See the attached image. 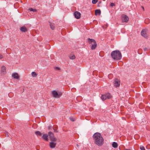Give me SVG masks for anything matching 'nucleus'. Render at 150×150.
Wrapping results in <instances>:
<instances>
[{"label":"nucleus","mask_w":150,"mask_h":150,"mask_svg":"<svg viewBox=\"0 0 150 150\" xmlns=\"http://www.w3.org/2000/svg\"><path fill=\"white\" fill-rule=\"evenodd\" d=\"M148 49V48H146V47H145L144 49V51H146Z\"/></svg>","instance_id":"473e14b6"},{"label":"nucleus","mask_w":150,"mask_h":150,"mask_svg":"<svg viewBox=\"0 0 150 150\" xmlns=\"http://www.w3.org/2000/svg\"><path fill=\"white\" fill-rule=\"evenodd\" d=\"M122 58V54L119 50L113 51V59L116 60H119Z\"/></svg>","instance_id":"f03ea898"},{"label":"nucleus","mask_w":150,"mask_h":150,"mask_svg":"<svg viewBox=\"0 0 150 150\" xmlns=\"http://www.w3.org/2000/svg\"><path fill=\"white\" fill-rule=\"evenodd\" d=\"M55 69H56L57 70H60V68L59 67H56L55 68Z\"/></svg>","instance_id":"c756f323"},{"label":"nucleus","mask_w":150,"mask_h":150,"mask_svg":"<svg viewBox=\"0 0 150 150\" xmlns=\"http://www.w3.org/2000/svg\"><path fill=\"white\" fill-rule=\"evenodd\" d=\"M95 143L99 146H102L104 143V139L100 133H95L93 136Z\"/></svg>","instance_id":"f257e3e1"},{"label":"nucleus","mask_w":150,"mask_h":150,"mask_svg":"<svg viewBox=\"0 0 150 150\" xmlns=\"http://www.w3.org/2000/svg\"><path fill=\"white\" fill-rule=\"evenodd\" d=\"M101 13V11L100 10L97 9L95 11V15H100Z\"/></svg>","instance_id":"a211bd4d"},{"label":"nucleus","mask_w":150,"mask_h":150,"mask_svg":"<svg viewBox=\"0 0 150 150\" xmlns=\"http://www.w3.org/2000/svg\"><path fill=\"white\" fill-rule=\"evenodd\" d=\"M12 76L13 77L14 79H18L19 78V76L18 73H14L12 74Z\"/></svg>","instance_id":"9b49d317"},{"label":"nucleus","mask_w":150,"mask_h":150,"mask_svg":"<svg viewBox=\"0 0 150 150\" xmlns=\"http://www.w3.org/2000/svg\"><path fill=\"white\" fill-rule=\"evenodd\" d=\"M52 93L54 97L57 98L58 94L57 92L55 91H52Z\"/></svg>","instance_id":"ddd939ff"},{"label":"nucleus","mask_w":150,"mask_h":150,"mask_svg":"<svg viewBox=\"0 0 150 150\" xmlns=\"http://www.w3.org/2000/svg\"><path fill=\"white\" fill-rule=\"evenodd\" d=\"M69 58L71 59H75L76 57L74 55H70L69 56Z\"/></svg>","instance_id":"aec40b11"},{"label":"nucleus","mask_w":150,"mask_h":150,"mask_svg":"<svg viewBox=\"0 0 150 150\" xmlns=\"http://www.w3.org/2000/svg\"><path fill=\"white\" fill-rule=\"evenodd\" d=\"M140 149L141 150H145L144 147L143 146H141Z\"/></svg>","instance_id":"bb28decb"},{"label":"nucleus","mask_w":150,"mask_h":150,"mask_svg":"<svg viewBox=\"0 0 150 150\" xmlns=\"http://www.w3.org/2000/svg\"><path fill=\"white\" fill-rule=\"evenodd\" d=\"M118 144L116 142H113V148H116L118 147Z\"/></svg>","instance_id":"f3484780"},{"label":"nucleus","mask_w":150,"mask_h":150,"mask_svg":"<svg viewBox=\"0 0 150 150\" xmlns=\"http://www.w3.org/2000/svg\"><path fill=\"white\" fill-rule=\"evenodd\" d=\"M29 10L30 11H33L34 12H35L36 11V10L35 9H33L32 8H30L29 9Z\"/></svg>","instance_id":"5701e85b"},{"label":"nucleus","mask_w":150,"mask_h":150,"mask_svg":"<svg viewBox=\"0 0 150 150\" xmlns=\"http://www.w3.org/2000/svg\"><path fill=\"white\" fill-rule=\"evenodd\" d=\"M110 6L111 7H112V3H111L110 4Z\"/></svg>","instance_id":"72a5a7b5"},{"label":"nucleus","mask_w":150,"mask_h":150,"mask_svg":"<svg viewBox=\"0 0 150 150\" xmlns=\"http://www.w3.org/2000/svg\"><path fill=\"white\" fill-rule=\"evenodd\" d=\"M113 6H115V4L113 3Z\"/></svg>","instance_id":"e433bc0d"},{"label":"nucleus","mask_w":150,"mask_h":150,"mask_svg":"<svg viewBox=\"0 0 150 150\" xmlns=\"http://www.w3.org/2000/svg\"><path fill=\"white\" fill-rule=\"evenodd\" d=\"M88 41L89 43H93L96 42L95 40L93 39H90V38H88Z\"/></svg>","instance_id":"4468645a"},{"label":"nucleus","mask_w":150,"mask_h":150,"mask_svg":"<svg viewBox=\"0 0 150 150\" xmlns=\"http://www.w3.org/2000/svg\"><path fill=\"white\" fill-rule=\"evenodd\" d=\"M3 58V56L1 54H0V59H2Z\"/></svg>","instance_id":"7c9ffc66"},{"label":"nucleus","mask_w":150,"mask_h":150,"mask_svg":"<svg viewBox=\"0 0 150 150\" xmlns=\"http://www.w3.org/2000/svg\"><path fill=\"white\" fill-rule=\"evenodd\" d=\"M120 80L118 78H115L114 79V86L116 88L119 87L120 86Z\"/></svg>","instance_id":"7ed1b4c3"},{"label":"nucleus","mask_w":150,"mask_h":150,"mask_svg":"<svg viewBox=\"0 0 150 150\" xmlns=\"http://www.w3.org/2000/svg\"><path fill=\"white\" fill-rule=\"evenodd\" d=\"M55 129L54 128V127H53V129L54 130V132L55 133H57L58 132L57 131V127H55Z\"/></svg>","instance_id":"a878e982"},{"label":"nucleus","mask_w":150,"mask_h":150,"mask_svg":"<svg viewBox=\"0 0 150 150\" xmlns=\"http://www.w3.org/2000/svg\"><path fill=\"white\" fill-rule=\"evenodd\" d=\"M20 30L23 32H25L27 31V29L25 27H22L21 28Z\"/></svg>","instance_id":"2eb2a0df"},{"label":"nucleus","mask_w":150,"mask_h":150,"mask_svg":"<svg viewBox=\"0 0 150 150\" xmlns=\"http://www.w3.org/2000/svg\"><path fill=\"white\" fill-rule=\"evenodd\" d=\"M121 18L123 22H127L129 20V18L125 15H122L121 16Z\"/></svg>","instance_id":"423d86ee"},{"label":"nucleus","mask_w":150,"mask_h":150,"mask_svg":"<svg viewBox=\"0 0 150 150\" xmlns=\"http://www.w3.org/2000/svg\"><path fill=\"white\" fill-rule=\"evenodd\" d=\"M70 120L72 121H74L75 120V118L72 117H70L69 118Z\"/></svg>","instance_id":"cd10ccee"},{"label":"nucleus","mask_w":150,"mask_h":150,"mask_svg":"<svg viewBox=\"0 0 150 150\" xmlns=\"http://www.w3.org/2000/svg\"><path fill=\"white\" fill-rule=\"evenodd\" d=\"M98 0H92V3L93 4H96Z\"/></svg>","instance_id":"393cba45"},{"label":"nucleus","mask_w":150,"mask_h":150,"mask_svg":"<svg viewBox=\"0 0 150 150\" xmlns=\"http://www.w3.org/2000/svg\"><path fill=\"white\" fill-rule=\"evenodd\" d=\"M50 26L51 29L52 30H53L54 29V26L53 23H51L50 24Z\"/></svg>","instance_id":"412c9836"},{"label":"nucleus","mask_w":150,"mask_h":150,"mask_svg":"<svg viewBox=\"0 0 150 150\" xmlns=\"http://www.w3.org/2000/svg\"><path fill=\"white\" fill-rule=\"evenodd\" d=\"M112 75L111 74H110L108 75V77L110 79H111L112 78Z\"/></svg>","instance_id":"c85d7f7f"},{"label":"nucleus","mask_w":150,"mask_h":150,"mask_svg":"<svg viewBox=\"0 0 150 150\" xmlns=\"http://www.w3.org/2000/svg\"><path fill=\"white\" fill-rule=\"evenodd\" d=\"M112 97V96L110 93H107L104 95H103L101 96V99L103 100H104L106 99H109Z\"/></svg>","instance_id":"20e7f679"},{"label":"nucleus","mask_w":150,"mask_h":150,"mask_svg":"<svg viewBox=\"0 0 150 150\" xmlns=\"http://www.w3.org/2000/svg\"><path fill=\"white\" fill-rule=\"evenodd\" d=\"M75 17L77 19H79L80 17V13L78 11H76L74 13Z\"/></svg>","instance_id":"9d476101"},{"label":"nucleus","mask_w":150,"mask_h":150,"mask_svg":"<svg viewBox=\"0 0 150 150\" xmlns=\"http://www.w3.org/2000/svg\"><path fill=\"white\" fill-rule=\"evenodd\" d=\"M111 55L112 57V52L111 53Z\"/></svg>","instance_id":"f704fd0d"},{"label":"nucleus","mask_w":150,"mask_h":150,"mask_svg":"<svg viewBox=\"0 0 150 150\" xmlns=\"http://www.w3.org/2000/svg\"><path fill=\"white\" fill-rule=\"evenodd\" d=\"M31 74L33 77H35L37 76V74L36 73L34 72H32Z\"/></svg>","instance_id":"4be33fe9"},{"label":"nucleus","mask_w":150,"mask_h":150,"mask_svg":"<svg viewBox=\"0 0 150 150\" xmlns=\"http://www.w3.org/2000/svg\"><path fill=\"white\" fill-rule=\"evenodd\" d=\"M6 68L4 66H2L1 70V74L2 75H4L6 74Z\"/></svg>","instance_id":"6e6552de"},{"label":"nucleus","mask_w":150,"mask_h":150,"mask_svg":"<svg viewBox=\"0 0 150 150\" xmlns=\"http://www.w3.org/2000/svg\"><path fill=\"white\" fill-rule=\"evenodd\" d=\"M42 137L43 139L46 141H48V135L47 134H43Z\"/></svg>","instance_id":"f8f14e48"},{"label":"nucleus","mask_w":150,"mask_h":150,"mask_svg":"<svg viewBox=\"0 0 150 150\" xmlns=\"http://www.w3.org/2000/svg\"><path fill=\"white\" fill-rule=\"evenodd\" d=\"M5 134L6 136L7 137L9 136L8 133L7 132H6Z\"/></svg>","instance_id":"2f4dec72"},{"label":"nucleus","mask_w":150,"mask_h":150,"mask_svg":"<svg viewBox=\"0 0 150 150\" xmlns=\"http://www.w3.org/2000/svg\"><path fill=\"white\" fill-rule=\"evenodd\" d=\"M55 141H52L50 142L49 145L50 148L51 149H53L55 148L56 145V143L54 142Z\"/></svg>","instance_id":"1a4fd4ad"},{"label":"nucleus","mask_w":150,"mask_h":150,"mask_svg":"<svg viewBox=\"0 0 150 150\" xmlns=\"http://www.w3.org/2000/svg\"><path fill=\"white\" fill-rule=\"evenodd\" d=\"M48 135L51 141H56L57 139L54 137V134L52 132H49Z\"/></svg>","instance_id":"39448f33"},{"label":"nucleus","mask_w":150,"mask_h":150,"mask_svg":"<svg viewBox=\"0 0 150 150\" xmlns=\"http://www.w3.org/2000/svg\"><path fill=\"white\" fill-rule=\"evenodd\" d=\"M58 97L57 98H59L62 95V93L61 92H59L58 93Z\"/></svg>","instance_id":"b1692460"},{"label":"nucleus","mask_w":150,"mask_h":150,"mask_svg":"<svg viewBox=\"0 0 150 150\" xmlns=\"http://www.w3.org/2000/svg\"><path fill=\"white\" fill-rule=\"evenodd\" d=\"M142 7L143 10L144 11V7L143 6H142Z\"/></svg>","instance_id":"c9c22d12"},{"label":"nucleus","mask_w":150,"mask_h":150,"mask_svg":"<svg viewBox=\"0 0 150 150\" xmlns=\"http://www.w3.org/2000/svg\"><path fill=\"white\" fill-rule=\"evenodd\" d=\"M141 35L145 38H147L148 37L147 31L146 30L143 29L141 32Z\"/></svg>","instance_id":"0eeeda50"},{"label":"nucleus","mask_w":150,"mask_h":150,"mask_svg":"<svg viewBox=\"0 0 150 150\" xmlns=\"http://www.w3.org/2000/svg\"><path fill=\"white\" fill-rule=\"evenodd\" d=\"M97 46V44L96 42L94 43V44L92 45L91 47V50H93L95 49Z\"/></svg>","instance_id":"dca6fc26"},{"label":"nucleus","mask_w":150,"mask_h":150,"mask_svg":"<svg viewBox=\"0 0 150 150\" xmlns=\"http://www.w3.org/2000/svg\"><path fill=\"white\" fill-rule=\"evenodd\" d=\"M35 133L37 136H41L42 135L41 133L39 131L35 132Z\"/></svg>","instance_id":"6ab92c4d"}]
</instances>
